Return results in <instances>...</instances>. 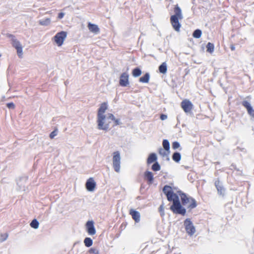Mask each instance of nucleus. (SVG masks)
<instances>
[{
  "label": "nucleus",
  "instance_id": "f257e3e1",
  "mask_svg": "<svg viewBox=\"0 0 254 254\" xmlns=\"http://www.w3.org/2000/svg\"><path fill=\"white\" fill-rule=\"evenodd\" d=\"M163 192L166 196L168 200L173 202L170 206V209L175 214L185 215L186 209L183 205L190 210L194 208L197 206V202L193 198L182 191H178L181 197V203L179 200V196L174 192L172 187L169 186L165 185L163 189Z\"/></svg>",
  "mask_w": 254,
  "mask_h": 254
},
{
  "label": "nucleus",
  "instance_id": "f03ea898",
  "mask_svg": "<svg viewBox=\"0 0 254 254\" xmlns=\"http://www.w3.org/2000/svg\"><path fill=\"white\" fill-rule=\"evenodd\" d=\"M108 103L103 102L101 104L97 112V124L99 129L107 130L112 127H114L120 124V120L116 119L114 116L109 113L106 116L104 115L108 109Z\"/></svg>",
  "mask_w": 254,
  "mask_h": 254
},
{
  "label": "nucleus",
  "instance_id": "7ed1b4c3",
  "mask_svg": "<svg viewBox=\"0 0 254 254\" xmlns=\"http://www.w3.org/2000/svg\"><path fill=\"white\" fill-rule=\"evenodd\" d=\"M175 14L172 15L170 17V22L173 28L177 32L180 31L181 25L179 22L180 20L183 18L182 10L178 4L174 7Z\"/></svg>",
  "mask_w": 254,
  "mask_h": 254
},
{
  "label": "nucleus",
  "instance_id": "20e7f679",
  "mask_svg": "<svg viewBox=\"0 0 254 254\" xmlns=\"http://www.w3.org/2000/svg\"><path fill=\"white\" fill-rule=\"evenodd\" d=\"M66 36V32L63 31L57 33L53 37V40L59 47H60L63 44Z\"/></svg>",
  "mask_w": 254,
  "mask_h": 254
},
{
  "label": "nucleus",
  "instance_id": "39448f33",
  "mask_svg": "<svg viewBox=\"0 0 254 254\" xmlns=\"http://www.w3.org/2000/svg\"><path fill=\"white\" fill-rule=\"evenodd\" d=\"M121 157L119 151L113 153V166L116 172H119L120 170Z\"/></svg>",
  "mask_w": 254,
  "mask_h": 254
},
{
  "label": "nucleus",
  "instance_id": "423d86ee",
  "mask_svg": "<svg viewBox=\"0 0 254 254\" xmlns=\"http://www.w3.org/2000/svg\"><path fill=\"white\" fill-rule=\"evenodd\" d=\"M184 226L187 233L190 236L193 235L195 232V229L190 219H186L184 221Z\"/></svg>",
  "mask_w": 254,
  "mask_h": 254
},
{
  "label": "nucleus",
  "instance_id": "0eeeda50",
  "mask_svg": "<svg viewBox=\"0 0 254 254\" xmlns=\"http://www.w3.org/2000/svg\"><path fill=\"white\" fill-rule=\"evenodd\" d=\"M163 146L164 147V149L162 148L159 149L158 152L159 154L162 157L167 156L170 153V143L169 142L166 140L164 139L162 142Z\"/></svg>",
  "mask_w": 254,
  "mask_h": 254
},
{
  "label": "nucleus",
  "instance_id": "6e6552de",
  "mask_svg": "<svg viewBox=\"0 0 254 254\" xmlns=\"http://www.w3.org/2000/svg\"><path fill=\"white\" fill-rule=\"evenodd\" d=\"M181 106L186 113H190L193 108L192 103L188 99H184L181 103Z\"/></svg>",
  "mask_w": 254,
  "mask_h": 254
},
{
  "label": "nucleus",
  "instance_id": "1a4fd4ad",
  "mask_svg": "<svg viewBox=\"0 0 254 254\" xmlns=\"http://www.w3.org/2000/svg\"><path fill=\"white\" fill-rule=\"evenodd\" d=\"M12 45L16 49L18 57L22 58L23 55L22 47L19 41L16 39H13L12 40Z\"/></svg>",
  "mask_w": 254,
  "mask_h": 254
},
{
  "label": "nucleus",
  "instance_id": "9d476101",
  "mask_svg": "<svg viewBox=\"0 0 254 254\" xmlns=\"http://www.w3.org/2000/svg\"><path fill=\"white\" fill-rule=\"evenodd\" d=\"M128 77L129 75L127 73H123L120 76L119 81L120 85L123 87L127 86L129 84Z\"/></svg>",
  "mask_w": 254,
  "mask_h": 254
},
{
  "label": "nucleus",
  "instance_id": "9b49d317",
  "mask_svg": "<svg viewBox=\"0 0 254 254\" xmlns=\"http://www.w3.org/2000/svg\"><path fill=\"white\" fill-rule=\"evenodd\" d=\"M86 228L88 234L90 235H94L96 234V229L94 226L93 221H88L86 223Z\"/></svg>",
  "mask_w": 254,
  "mask_h": 254
},
{
  "label": "nucleus",
  "instance_id": "f8f14e48",
  "mask_svg": "<svg viewBox=\"0 0 254 254\" xmlns=\"http://www.w3.org/2000/svg\"><path fill=\"white\" fill-rule=\"evenodd\" d=\"M96 187V183L92 178H89L86 182V188L89 191H93Z\"/></svg>",
  "mask_w": 254,
  "mask_h": 254
},
{
  "label": "nucleus",
  "instance_id": "ddd939ff",
  "mask_svg": "<svg viewBox=\"0 0 254 254\" xmlns=\"http://www.w3.org/2000/svg\"><path fill=\"white\" fill-rule=\"evenodd\" d=\"M144 179L149 185L152 184L154 181L153 174L150 171H146L144 174Z\"/></svg>",
  "mask_w": 254,
  "mask_h": 254
},
{
  "label": "nucleus",
  "instance_id": "4468645a",
  "mask_svg": "<svg viewBox=\"0 0 254 254\" xmlns=\"http://www.w3.org/2000/svg\"><path fill=\"white\" fill-rule=\"evenodd\" d=\"M129 214L131 216L132 218L134 220L135 222L138 223L139 222L140 215L138 211L133 209H131L129 210Z\"/></svg>",
  "mask_w": 254,
  "mask_h": 254
},
{
  "label": "nucleus",
  "instance_id": "2eb2a0df",
  "mask_svg": "<svg viewBox=\"0 0 254 254\" xmlns=\"http://www.w3.org/2000/svg\"><path fill=\"white\" fill-rule=\"evenodd\" d=\"M242 105L247 109L249 114L254 117V110H253L250 104L248 101H244L242 102Z\"/></svg>",
  "mask_w": 254,
  "mask_h": 254
},
{
  "label": "nucleus",
  "instance_id": "dca6fc26",
  "mask_svg": "<svg viewBox=\"0 0 254 254\" xmlns=\"http://www.w3.org/2000/svg\"><path fill=\"white\" fill-rule=\"evenodd\" d=\"M215 186L217 189L218 194L220 195H224V189L221 185V183L219 180H216L215 183Z\"/></svg>",
  "mask_w": 254,
  "mask_h": 254
},
{
  "label": "nucleus",
  "instance_id": "f3484780",
  "mask_svg": "<svg viewBox=\"0 0 254 254\" xmlns=\"http://www.w3.org/2000/svg\"><path fill=\"white\" fill-rule=\"evenodd\" d=\"M87 26L89 31L91 32L96 34L99 33L100 31V29L97 25L92 24L89 22L88 23Z\"/></svg>",
  "mask_w": 254,
  "mask_h": 254
},
{
  "label": "nucleus",
  "instance_id": "a211bd4d",
  "mask_svg": "<svg viewBox=\"0 0 254 254\" xmlns=\"http://www.w3.org/2000/svg\"><path fill=\"white\" fill-rule=\"evenodd\" d=\"M157 158L156 154L154 153H152L150 154L147 158V163L148 164H150L153 162H155L157 160Z\"/></svg>",
  "mask_w": 254,
  "mask_h": 254
},
{
  "label": "nucleus",
  "instance_id": "6ab92c4d",
  "mask_svg": "<svg viewBox=\"0 0 254 254\" xmlns=\"http://www.w3.org/2000/svg\"><path fill=\"white\" fill-rule=\"evenodd\" d=\"M150 78V75L148 73H146L143 76L139 78V82L141 83H148Z\"/></svg>",
  "mask_w": 254,
  "mask_h": 254
},
{
  "label": "nucleus",
  "instance_id": "aec40b11",
  "mask_svg": "<svg viewBox=\"0 0 254 254\" xmlns=\"http://www.w3.org/2000/svg\"><path fill=\"white\" fill-rule=\"evenodd\" d=\"M160 72L165 74L167 72V67L166 63H163L159 67Z\"/></svg>",
  "mask_w": 254,
  "mask_h": 254
},
{
  "label": "nucleus",
  "instance_id": "412c9836",
  "mask_svg": "<svg viewBox=\"0 0 254 254\" xmlns=\"http://www.w3.org/2000/svg\"><path fill=\"white\" fill-rule=\"evenodd\" d=\"M173 160L176 162H179L181 159V155L179 152H175L172 156Z\"/></svg>",
  "mask_w": 254,
  "mask_h": 254
},
{
  "label": "nucleus",
  "instance_id": "4be33fe9",
  "mask_svg": "<svg viewBox=\"0 0 254 254\" xmlns=\"http://www.w3.org/2000/svg\"><path fill=\"white\" fill-rule=\"evenodd\" d=\"M132 74L134 77H138L141 75V71L140 68L136 67L132 70Z\"/></svg>",
  "mask_w": 254,
  "mask_h": 254
},
{
  "label": "nucleus",
  "instance_id": "5701e85b",
  "mask_svg": "<svg viewBox=\"0 0 254 254\" xmlns=\"http://www.w3.org/2000/svg\"><path fill=\"white\" fill-rule=\"evenodd\" d=\"M84 243L86 247H90L93 244V241L90 238L87 237L84 240Z\"/></svg>",
  "mask_w": 254,
  "mask_h": 254
},
{
  "label": "nucleus",
  "instance_id": "b1692460",
  "mask_svg": "<svg viewBox=\"0 0 254 254\" xmlns=\"http://www.w3.org/2000/svg\"><path fill=\"white\" fill-rule=\"evenodd\" d=\"M207 52L210 53H212L214 51V46L213 44L209 42L206 45Z\"/></svg>",
  "mask_w": 254,
  "mask_h": 254
},
{
  "label": "nucleus",
  "instance_id": "393cba45",
  "mask_svg": "<svg viewBox=\"0 0 254 254\" xmlns=\"http://www.w3.org/2000/svg\"><path fill=\"white\" fill-rule=\"evenodd\" d=\"M201 34L202 32L200 30L196 29L193 32L192 36L194 38H199L201 37Z\"/></svg>",
  "mask_w": 254,
  "mask_h": 254
},
{
  "label": "nucleus",
  "instance_id": "a878e982",
  "mask_svg": "<svg viewBox=\"0 0 254 254\" xmlns=\"http://www.w3.org/2000/svg\"><path fill=\"white\" fill-rule=\"evenodd\" d=\"M30 226L34 229H37L39 227V223L36 219H34L30 223Z\"/></svg>",
  "mask_w": 254,
  "mask_h": 254
},
{
  "label": "nucleus",
  "instance_id": "bb28decb",
  "mask_svg": "<svg viewBox=\"0 0 254 254\" xmlns=\"http://www.w3.org/2000/svg\"><path fill=\"white\" fill-rule=\"evenodd\" d=\"M161 169L160 166L158 164V162H155L152 166V170L154 171H159Z\"/></svg>",
  "mask_w": 254,
  "mask_h": 254
},
{
  "label": "nucleus",
  "instance_id": "cd10ccee",
  "mask_svg": "<svg viewBox=\"0 0 254 254\" xmlns=\"http://www.w3.org/2000/svg\"><path fill=\"white\" fill-rule=\"evenodd\" d=\"M88 253L90 254H99V251L96 248H91L89 250Z\"/></svg>",
  "mask_w": 254,
  "mask_h": 254
},
{
  "label": "nucleus",
  "instance_id": "c85d7f7f",
  "mask_svg": "<svg viewBox=\"0 0 254 254\" xmlns=\"http://www.w3.org/2000/svg\"><path fill=\"white\" fill-rule=\"evenodd\" d=\"M58 129L56 128L54 131H53L50 134V137L51 139H53L55 136L57 135Z\"/></svg>",
  "mask_w": 254,
  "mask_h": 254
},
{
  "label": "nucleus",
  "instance_id": "c756f323",
  "mask_svg": "<svg viewBox=\"0 0 254 254\" xmlns=\"http://www.w3.org/2000/svg\"><path fill=\"white\" fill-rule=\"evenodd\" d=\"M180 144L177 141H175V142H173V143H172V148L174 149H176L178 148L179 147H180Z\"/></svg>",
  "mask_w": 254,
  "mask_h": 254
},
{
  "label": "nucleus",
  "instance_id": "7c9ffc66",
  "mask_svg": "<svg viewBox=\"0 0 254 254\" xmlns=\"http://www.w3.org/2000/svg\"><path fill=\"white\" fill-rule=\"evenodd\" d=\"M50 23V19L49 18H47L45 20L40 21V23L41 25H46L49 24Z\"/></svg>",
  "mask_w": 254,
  "mask_h": 254
},
{
  "label": "nucleus",
  "instance_id": "2f4dec72",
  "mask_svg": "<svg viewBox=\"0 0 254 254\" xmlns=\"http://www.w3.org/2000/svg\"><path fill=\"white\" fill-rule=\"evenodd\" d=\"M6 106L9 109H14L15 108V105L12 102L7 103Z\"/></svg>",
  "mask_w": 254,
  "mask_h": 254
},
{
  "label": "nucleus",
  "instance_id": "473e14b6",
  "mask_svg": "<svg viewBox=\"0 0 254 254\" xmlns=\"http://www.w3.org/2000/svg\"><path fill=\"white\" fill-rule=\"evenodd\" d=\"M163 205H161L159 208V211L160 212L161 215L163 216L164 215Z\"/></svg>",
  "mask_w": 254,
  "mask_h": 254
},
{
  "label": "nucleus",
  "instance_id": "72a5a7b5",
  "mask_svg": "<svg viewBox=\"0 0 254 254\" xmlns=\"http://www.w3.org/2000/svg\"><path fill=\"white\" fill-rule=\"evenodd\" d=\"M0 236L1 237V241H4V240H5L6 239V238L8 237V235L5 233V234H1L0 235Z\"/></svg>",
  "mask_w": 254,
  "mask_h": 254
},
{
  "label": "nucleus",
  "instance_id": "f704fd0d",
  "mask_svg": "<svg viewBox=\"0 0 254 254\" xmlns=\"http://www.w3.org/2000/svg\"><path fill=\"white\" fill-rule=\"evenodd\" d=\"M64 13L60 12L58 14V18L59 19H62V18H63L64 17Z\"/></svg>",
  "mask_w": 254,
  "mask_h": 254
},
{
  "label": "nucleus",
  "instance_id": "c9c22d12",
  "mask_svg": "<svg viewBox=\"0 0 254 254\" xmlns=\"http://www.w3.org/2000/svg\"><path fill=\"white\" fill-rule=\"evenodd\" d=\"M167 118V116L166 115L162 114L160 116V119L161 120H165Z\"/></svg>",
  "mask_w": 254,
  "mask_h": 254
},
{
  "label": "nucleus",
  "instance_id": "e433bc0d",
  "mask_svg": "<svg viewBox=\"0 0 254 254\" xmlns=\"http://www.w3.org/2000/svg\"><path fill=\"white\" fill-rule=\"evenodd\" d=\"M231 50L234 51V50H235V47H234V46H232L231 47Z\"/></svg>",
  "mask_w": 254,
  "mask_h": 254
},
{
  "label": "nucleus",
  "instance_id": "4c0bfd02",
  "mask_svg": "<svg viewBox=\"0 0 254 254\" xmlns=\"http://www.w3.org/2000/svg\"><path fill=\"white\" fill-rule=\"evenodd\" d=\"M8 37L13 38L14 37V36L13 35L10 34L9 35H8Z\"/></svg>",
  "mask_w": 254,
  "mask_h": 254
}]
</instances>
